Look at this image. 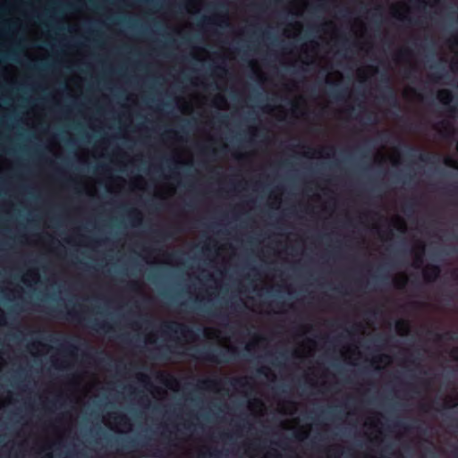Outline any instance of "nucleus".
Wrapping results in <instances>:
<instances>
[{
  "mask_svg": "<svg viewBox=\"0 0 458 458\" xmlns=\"http://www.w3.org/2000/svg\"><path fill=\"white\" fill-rule=\"evenodd\" d=\"M320 30L323 32L324 35L328 36L331 38H335L338 32L337 26L334 21H325L321 25Z\"/></svg>",
  "mask_w": 458,
  "mask_h": 458,
  "instance_id": "nucleus-56",
  "label": "nucleus"
},
{
  "mask_svg": "<svg viewBox=\"0 0 458 458\" xmlns=\"http://www.w3.org/2000/svg\"><path fill=\"white\" fill-rule=\"evenodd\" d=\"M411 323L409 320L399 318L394 323V330L399 336H407L411 333Z\"/></svg>",
  "mask_w": 458,
  "mask_h": 458,
  "instance_id": "nucleus-49",
  "label": "nucleus"
},
{
  "mask_svg": "<svg viewBox=\"0 0 458 458\" xmlns=\"http://www.w3.org/2000/svg\"><path fill=\"white\" fill-rule=\"evenodd\" d=\"M373 161L377 165H382L388 161L392 165L397 166L401 164L402 154L396 147L386 148L385 146H381L373 154Z\"/></svg>",
  "mask_w": 458,
  "mask_h": 458,
  "instance_id": "nucleus-8",
  "label": "nucleus"
},
{
  "mask_svg": "<svg viewBox=\"0 0 458 458\" xmlns=\"http://www.w3.org/2000/svg\"><path fill=\"white\" fill-rule=\"evenodd\" d=\"M211 106L220 111H228L230 104L223 93H216L211 98Z\"/></svg>",
  "mask_w": 458,
  "mask_h": 458,
  "instance_id": "nucleus-46",
  "label": "nucleus"
},
{
  "mask_svg": "<svg viewBox=\"0 0 458 458\" xmlns=\"http://www.w3.org/2000/svg\"><path fill=\"white\" fill-rule=\"evenodd\" d=\"M284 189L276 187L267 195V205L271 209L279 210L283 203Z\"/></svg>",
  "mask_w": 458,
  "mask_h": 458,
  "instance_id": "nucleus-27",
  "label": "nucleus"
},
{
  "mask_svg": "<svg viewBox=\"0 0 458 458\" xmlns=\"http://www.w3.org/2000/svg\"><path fill=\"white\" fill-rule=\"evenodd\" d=\"M426 245L422 241L415 242L411 249L412 255L411 267L415 269L422 267L425 257Z\"/></svg>",
  "mask_w": 458,
  "mask_h": 458,
  "instance_id": "nucleus-21",
  "label": "nucleus"
},
{
  "mask_svg": "<svg viewBox=\"0 0 458 458\" xmlns=\"http://www.w3.org/2000/svg\"><path fill=\"white\" fill-rule=\"evenodd\" d=\"M126 216L131 222L132 226H140L144 220V215L138 208H131L126 212Z\"/></svg>",
  "mask_w": 458,
  "mask_h": 458,
  "instance_id": "nucleus-47",
  "label": "nucleus"
},
{
  "mask_svg": "<svg viewBox=\"0 0 458 458\" xmlns=\"http://www.w3.org/2000/svg\"><path fill=\"white\" fill-rule=\"evenodd\" d=\"M378 73V67L373 64H365L360 66L355 71V78L360 82H366L369 79Z\"/></svg>",
  "mask_w": 458,
  "mask_h": 458,
  "instance_id": "nucleus-26",
  "label": "nucleus"
},
{
  "mask_svg": "<svg viewBox=\"0 0 458 458\" xmlns=\"http://www.w3.org/2000/svg\"><path fill=\"white\" fill-rule=\"evenodd\" d=\"M207 96L200 93H193L189 98L177 97L175 105L182 114L189 115L193 112L194 107H201L206 104Z\"/></svg>",
  "mask_w": 458,
  "mask_h": 458,
  "instance_id": "nucleus-7",
  "label": "nucleus"
},
{
  "mask_svg": "<svg viewBox=\"0 0 458 458\" xmlns=\"http://www.w3.org/2000/svg\"><path fill=\"white\" fill-rule=\"evenodd\" d=\"M402 98L407 102H422L423 95L411 86H405L402 89Z\"/></svg>",
  "mask_w": 458,
  "mask_h": 458,
  "instance_id": "nucleus-41",
  "label": "nucleus"
},
{
  "mask_svg": "<svg viewBox=\"0 0 458 458\" xmlns=\"http://www.w3.org/2000/svg\"><path fill=\"white\" fill-rule=\"evenodd\" d=\"M339 353L346 363L352 365H355L356 361L360 360L362 357V352L356 344L343 345L339 350Z\"/></svg>",
  "mask_w": 458,
  "mask_h": 458,
  "instance_id": "nucleus-16",
  "label": "nucleus"
},
{
  "mask_svg": "<svg viewBox=\"0 0 458 458\" xmlns=\"http://www.w3.org/2000/svg\"><path fill=\"white\" fill-rule=\"evenodd\" d=\"M102 422L111 431L118 434H128L133 429L130 417L120 411H107L102 416Z\"/></svg>",
  "mask_w": 458,
  "mask_h": 458,
  "instance_id": "nucleus-3",
  "label": "nucleus"
},
{
  "mask_svg": "<svg viewBox=\"0 0 458 458\" xmlns=\"http://www.w3.org/2000/svg\"><path fill=\"white\" fill-rule=\"evenodd\" d=\"M216 342L219 346L227 350L231 353H235L237 352V348L232 344L230 336L223 335L221 334Z\"/></svg>",
  "mask_w": 458,
  "mask_h": 458,
  "instance_id": "nucleus-60",
  "label": "nucleus"
},
{
  "mask_svg": "<svg viewBox=\"0 0 458 458\" xmlns=\"http://www.w3.org/2000/svg\"><path fill=\"white\" fill-rule=\"evenodd\" d=\"M318 350V343L314 338L306 337L296 344L292 355L296 359L313 357Z\"/></svg>",
  "mask_w": 458,
  "mask_h": 458,
  "instance_id": "nucleus-11",
  "label": "nucleus"
},
{
  "mask_svg": "<svg viewBox=\"0 0 458 458\" xmlns=\"http://www.w3.org/2000/svg\"><path fill=\"white\" fill-rule=\"evenodd\" d=\"M48 56V51L45 47H32L30 46V62L36 58L45 59Z\"/></svg>",
  "mask_w": 458,
  "mask_h": 458,
  "instance_id": "nucleus-63",
  "label": "nucleus"
},
{
  "mask_svg": "<svg viewBox=\"0 0 458 458\" xmlns=\"http://www.w3.org/2000/svg\"><path fill=\"white\" fill-rule=\"evenodd\" d=\"M383 413L377 411H369L365 418L363 426L368 429V438L371 443L380 444L383 441Z\"/></svg>",
  "mask_w": 458,
  "mask_h": 458,
  "instance_id": "nucleus-4",
  "label": "nucleus"
},
{
  "mask_svg": "<svg viewBox=\"0 0 458 458\" xmlns=\"http://www.w3.org/2000/svg\"><path fill=\"white\" fill-rule=\"evenodd\" d=\"M433 129L443 137H452L455 133L454 126L449 120H442L433 125Z\"/></svg>",
  "mask_w": 458,
  "mask_h": 458,
  "instance_id": "nucleus-33",
  "label": "nucleus"
},
{
  "mask_svg": "<svg viewBox=\"0 0 458 458\" xmlns=\"http://www.w3.org/2000/svg\"><path fill=\"white\" fill-rule=\"evenodd\" d=\"M70 179L73 183L77 184L87 196L96 197L98 195L97 179L91 176H81L79 179L71 177Z\"/></svg>",
  "mask_w": 458,
  "mask_h": 458,
  "instance_id": "nucleus-15",
  "label": "nucleus"
},
{
  "mask_svg": "<svg viewBox=\"0 0 458 458\" xmlns=\"http://www.w3.org/2000/svg\"><path fill=\"white\" fill-rule=\"evenodd\" d=\"M190 55L198 62H206L211 59L210 52L207 48L199 46H193L191 48Z\"/></svg>",
  "mask_w": 458,
  "mask_h": 458,
  "instance_id": "nucleus-43",
  "label": "nucleus"
},
{
  "mask_svg": "<svg viewBox=\"0 0 458 458\" xmlns=\"http://www.w3.org/2000/svg\"><path fill=\"white\" fill-rule=\"evenodd\" d=\"M409 276L404 271L396 272L392 276V284L396 290L404 289L409 284Z\"/></svg>",
  "mask_w": 458,
  "mask_h": 458,
  "instance_id": "nucleus-45",
  "label": "nucleus"
},
{
  "mask_svg": "<svg viewBox=\"0 0 458 458\" xmlns=\"http://www.w3.org/2000/svg\"><path fill=\"white\" fill-rule=\"evenodd\" d=\"M303 31V24L300 21L289 22L283 29V35L287 38H296Z\"/></svg>",
  "mask_w": 458,
  "mask_h": 458,
  "instance_id": "nucleus-34",
  "label": "nucleus"
},
{
  "mask_svg": "<svg viewBox=\"0 0 458 458\" xmlns=\"http://www.w3.org/2000/svg\"><path fill=\"white\" fill-rule=\"evenodd\" d=\"M173 326H176L177 328L174 329V333H179L181 337L188 344H193L198 341V335L196 333L191 329L188 326L182 323L171 322L165 325L168 329L173 330Z\"/></svg>",
  "mask_w": 458,
  "mask_h": 458,
  "instance_id": "nucleus-20",
  "label": "nucleus"
},
{
  "mask_svg": "<svg viewBox=\"0 0 458 458\" xmlns=\"http://www.w3.org/2000/svg\"><path fill=\"white\" fill-rule=\"evenodd\" d=\"M301 151L298 153L310 159L331 158L335 155V149L331 146H318L311 148L310 146H301Z\"/></svg>",
  "mask_w": 458,
  "mask_h": 458,
  "instance_id": "nucleus-12",
  "label": "nucleus"
},
{
  "mask_svg": "<svg viewBox=\"0 0 458 458\" xmlns=\"http://www.w3.org/2000/svg\"><path fill=\"white\" fill-rule=\"evenodd\" d=\"M369 363L375 370H381L393 363V357L386 353L376 354L371 357Z\"/></svg>",
  "mask_w": 458,
  "mask_h": 458,
  "instance_id": "nucleus-31",
  "label": "nucleus"
},
{
  "mask_svg": "<svg viewBox=\"0 0 458 458\" xmlns=\"http://www.w3.org/2000/svg\"><path fill=\"white\" fill-rule=\"evenodd\" d=\"M155 377L167 389L173 392H179L181 390V382L169 371L157 370Z\"/></svg>",
  "mask_w": 458,
  "mask_h": 458,
  "instance_id": "nucleus-17",
  "label": "nucleus"
},
{
  "mask_svg": "<svg viewBox=\"0 0 458 458\" xmlns=\"http://www.w3.org/2000/svg\"><path fill=\"white\" fill-rule=\"evenodd\" d=\"M129 185L131 191H144L147 188V180L141 174H136L130 178Z\"/></svg>",
  "mask_w": 458,
  "mask_h": 458,
  "instance_id": "nucleus-52",
  "label": "nucleus"
},
{
  "mask_svg": "<svg viewBox=\"0 0 458 458\" xmlns=\"http://www.w3.org/2000/svg\"><path fill=\"white\" fill-rule=\"evenodd\" d=\"M248 66L259 83H265L268 81L267 73L264 72L261 64L257 59H250L248 62Z\"/></svg>",
  "mask_w": 458,
  "mask_h": 458,
  "instance_id": "nucleus-35",
  "label": "nucleus"
},
{
  "mask_svg": "<svg viewBox=\"0 0 458 458\" xmlns=\"http://www.w3.org/2000/svg\"><path fill=\"white\" fill-rule=\"evenodd\" d=\"M445 45L452 53L458 54V32L450 35L445 39Z\"/></svg>",
  "mask_w": 458,
  "mask_h": 458,
  "instance_id": "nucleus-64",
  "label": "nucleus"
},
{
  "mask_svg": "<svg viewBox=\"0 0 458 458\" xmlns=\"http://www.w3.org/2000/svg\"><path fill=\"white\" fill-rule=\"evenodd\" d=\"M267 339L258 334L253 335L245 344V350L249 352L255 351L259 345L263 344Z\"/></svg>",
  "mask_w": 458,
  "mask_h": 458,
  "instance_id": "nucleus-53",
  "label": "nucleus"
},
{
  "mask_svg": "<svg viewBox=\"0 0 458 458\" xmlns=\"http://www.w3.org/2000/svg\"><path fill=\"white\" fill-rule=\"evenodd\" d=\"M177 186L171 182H164L155 185L154 196L160 199H166L175 195Z\"/></svg>",
  "mask_w": 458,
  "mask_h": 458,
  "instance_id": "nucleus-22",
  "label": "nucleus"
},
{
  "mask_svg": "<svg viewBox=\"0 0 458 458\" xmlns=\"http://www.w3.org/2000/svg\"><path fill=\"white\" fill-rule=\"evenodd\" d=\"M51 365L58 370H64L70 367L71 363L66 359H61L56 354H52L50 356Z\"/></svg>",
  "mask_w": 458,
  "mask_h": 458,
  "instance_id": "nucleus-59",
  "label": "nucleus"
},
{
  "mask_svg": "<svg viewBox=\"0 0 458 458\" xmlns=\"http://www.w3.org/2000/svg\"><path fill=\"white\" fill-rule=\"evenodd\" d=\"M413 57L412 50L408 47H403L394 53L393 61L398 64H404L411 65Z\"/></svg>",
  "mask_w": 458,
  "mask_h": 458,
  "instance_id": "nucleus-30",
  "label": "nucleus"
},
{
  "mask_svg": "<svg viewBox=\"0 0 458 458\" xmlns=\"http://www.w3.org/2000/svg\"><path fill=\"white\" fill-rule=\"evenodd\" d=\"M309 6L308 0H292L287 5L286 9L289 13L295 16H301Z\"/></svg>",
  "mask_w": 458,
  "mask_h": 458,
  "instance_id": "nucleus-38",
  "label": "nucleus"
},
{
  "mask_svg": "<svg viewBox=\"0 0 458 458\" xmlns=\"http://www.w3.org/2000/svg\"><path fill=\"white\" fill-rule=\"evenodd\" d=\"M204 0H186L184 8L190 14L199 13L204 7Z\"/></svg>",
  "mask_w": 458,
  "mask_h": 458,
  "instance_id": "nucleus-51",
  "label": "nucleus"
},
{
  "mask_svg": "<svg viewBox=\"0 0 458 458\" xmlns=\"http://www.w3.org/2000/svg\"><path fill=\"white\" fill-rule=\"evenodd\" d=\"M46 150L56 158L64 154V148L56 134H51L45 141Z\"/></svg>",
  "mask_w": 458,
  "mask_h": 458,
  "instance_id": "nucleus-25",
  "label": "nucleus"
},
{
  "mask_svg": "<svg viewBox=\"0 0 458 458\" xmlns=\"http://www.w3.org/2000/svg\"><path fill=\"white\" fill-rule=\"evenodd\" d=\"M174 161L180 165H190L193 163L194 156L187 147H176L172 149Z\"/></svg>",
  "mask_w": 458,
  "mask_h": 458,
  "instance_id": "nucleus-19",
  "label": "nucleus"
},
{
  "mask_svg": "<svg viewBox=\"0 0 458 458\" xmlns=\"http://www.w3.org/2000/svg\"><path fill=\"white\" fill-rule=\"evenodd\" d=\"M229 15L226 13H215L207 18V22L212 25L223 26L229 25Z\"/></svg>",
  "mask_w": 458,
  "mask_h": 458,
  "instance_id": "nucleus-54",
  "label": "nucleus"
},
{
  "mask_svg": "<svg viewBox=\"0 0 458 458\" xmlns=\"http://www.w3.org/2000/svg\"><path fill=\"white\" fill-rule=\"evenodd\" d=\"M126 183V179L121 175H110L105 180L106 190L112 194L121 192L125 188Z\"/></svg>",
  "mask_w": 458,
  "mask_h": 458,
  "instance_id": "nucleus-23",
  "label": "nucleus"
},
{
  "mask_svg": "<svg viewBox=\"0 0 458 458\" xmlns=\"http://www.w3.org/2000/svg\"><path fill=\"white\" fill-rule=\"evenodd\" d=\"M198 387L199 389L219 393L222 390V381L216 378H203L199 380Z\"/></svg>",
  "mask_w": 458,
  "mask_h": 458,
  "instance_id": "nucleus-39",
  "label": "nucleus"
},
{
  "mask_svg": "<svg viewBox=\"0 0 458 458\" xmlns=\"http://www.w3.org/2000/svg\"><path fill=\"white\" fill-rule=\"evenodd\" d=\"M69 385L78 387L75 393L72 394V400L76 403H81L82 400L88 397L99 385V380L95 374L88 371L73 374L69 381Z\"/></svg>",
  "mask_w": 458,
  "mask_h": 458,
  "instance_id": "nucleus-2",
  "label": "nucleus"
},
{
  "mask_svg": "<svg viewBox=\"0 0 458 458\" xmlns=\"http://www.w3.org/2000/svg\"><path fill=\"white\" fill-rule=\"evenodd\" d=\"M217 287H199L195 293L196 300L199 301H212L216 296Z\"/></svg>",
  "mask_w": 458,
  "mask_h": 458,
  "instance_id": "nucleus-42",
  "label": "nucleus"
},
{
  "mask_svg": "<svg viewBox=\"0 0 458 458\" xmlns=\"http://www.w3.org/2000/svg\"><path fill=\"white\" fill-rule=\"evenodd\" d=\"M324 452L327 458H341L344 454V447L341 444H331L326 446Z\"/></svg>",
  "mask_w": 458,
  "mask_h": 458,
  "instance_id": "nucleus-50",
  "label": "nucleus"
},
{
  "mask_svg": "<svg viewBox=\"0 0 458 458\" xmlns=\"http://www.w3.org/2000/svg\"><path fill=\"white\" fill-rule=\"evenodd\" d=\"M128 289L140 296H145L148 292V286L142 279H132L127 284Z\"/></svg>",
  "mask_w": 458,
  "mask_h": 458,
  "instance_id": "nucleus-44",
  "label": "nucleus"
},
{
  "mask_svg": "<svg viewBox=\"0 0 458 458\" xmlns=\"http://www.w3.org/2000/svg\"><path fill=\"white\" fill-rule=\"evenodd\" d=\"M107 145L108 140L106 139H102L94 145L91 150L87 148H80L75 151L74 156L80 163L87 164L89 161L90 157H102L104 155V151L107 148Z\"/></svg>",
  "mask_w": 458,
  "mask_h": 458,
  "instance_id": "nucleus-9",
  "label": "nucleus"
},
{
  "mask_svg": "<svg viewBox=\"0 0 458 458\" xmlns=\"http://www.w3.org/2000/svg\"><path fill=\"white\" fill-rule=\"evenodd\" d=\"M72 423V417L70 412L65 411L57 415L47 425L48 436L45 441V449H52L55 445L62 443L70 431Z\"/></svg>",
  "mask_w": 458,
  "mask_h": 458,
  "instance_id": "nucleus-1",
  "label": "nucleus"
},
{
  "mask_svg": "<svg viewBox=\"0 0 458 458\" xmlns=\"http://www.w3.org/2000/svg\"><path fill=\"white\" fill-rule=\"evenodd\" d=\"M299 405L293 400H281L277 403L276 411L280 414L293 415L298 411Z\"/></svg>",
  "mask_w": 458,
  "mask_h": 458,
  "instance_id": "nucleus-37",
  "label": "nucleus"
},
{
  "mask_svg": "<svg viewBox=\"0 0 458 458\" xmlns=\"http://www.w3.org/2000/svg\"><path fill=\"white\" fill-rule=\"evenodd\" d=\"M389 225L396 231L405 233L408 230L406 220L400 215L394 214L389 218Z\"/></svg>",
  "mask_w": 458,
  "mask_h": 458,
  "instance_id": "nucleus-48",
  "label": "nucleus"
},
{
  "mask_svg": "<svg viewBox=\"0 0 458 458\" xmlns=\"http://www.w3.org/2000/svg\"><path fill=\"white\" fill-rule=\"evenodd\" d=\"M344 81V74L338 70L329 71L325 77V82L328 85H338Z\"/></svg>",
  "mask_w": 458,
  "mask_h": 458,
  "instance_id": "nucleus-55",
  "label": "nucleus"
},
{
  "mask_svg": "<svg viewBox=\"0 0 458 458\" xmlns=\"http://www.w3.org/2000/svg\"><path fill=\"white\" fill-rule=\"evenodd\" d=\"M262 112L274 117L277 121H284L288 114L287 109L283 105H265L262 106Z\"/></svg>",
  "mask_w": 458,
  "mask_h": 458,
  "instance_id": "nucleus-28",
  "label": "nucleus"
},
{
  "mask_svg": "<svg viewBox=\"0 0 458 458\" xmlns=\"http://www.w3.org/2000/svg\"><path fill=\"white\" fill-rule=\"evenodd\" d=\"M423 280L426 283H433L437 281L441 274V269L437 265L427 264L421 267Z\"/></svg>",
  "mask_w": 458,
  "mask_h": 458,
  "instance_id": "nucleus-32",
  "label": "nucleus"
},
{
  "mask_svg": "<svg viewBox=\"0 0 458 458\" xmlns=\"http://www.w3.org/2000/svg\"><path fill=\"white\" fill-rule=\"evenodd\" d=\"M351 30L356 38H363L367 34L368 27L361 18L356 17L351 22Z\"/></svg>",
  "mask_w": 458,
  "mask_h": 458,
  "instance_id": "nucleus-40",
  "label": "nucleus"
},
{
  "mask_svg": "<svg viewBox=\"0 0 458 458\" xmlns=\"http://www.w3.org/2000/svg\"><path fill=\"white\" fill-rule=\"evenodd\" d=\"M332 375L329 369L321 365L313 366L308 369L305 379L310 386H325L327 379Z\"/></svg>",
  "mask_w": 458,
  "mask_h": 458,
  "instance_id": "nucleus-10",
  "label": "nucleus"
},
{
  "mask_svg": "<svg viewBox=\"0 0 458 458\" xmlns=\"http://www.w3.org/2000/svg\"><path fill=\"white\" fill-rule=\"evenodd\" d=\"M84 78L78 72H72L65 79V89L70 97L78 98L81 95Z\"/></svg>",
  "mask_w": 458,
  "mask_h": 458,
  "instance_id": "nucleus-14",
  "label": "nucleus"
},
{
  "mask_svg": "<svg viewBox=\"0 0 458 458\" xmlns=\"http://www.w3.org/2000/svg\"><path fill=\"white\" fill-rule=\"evenodd\" d=\"M307 101L302 95L294 97L291 101V111L293 115L298 117L303 115L306 113Z\"/></svg>",
  "mask_w": 458,
  "mask_h": 458,
  "instance_id": "nucleus-36",
  "label": "nucleus"
},
{
  "mask_svg": "<svg viewBox=\"0 0 458 458\" xmlns=\"http://www.w3.org/2000/svg\"><path fill=\"white\" fill-rule=\"evenodd\" d=\"M411 13V8L407 2L398 1L389 5L390 15L399 21L409 19Z\"/></svg>",
  "mask_w": 458,
  "mask_h": 458,
  "instance_id": "nucleus-18",
  "label": "nucleus"
},
{
  "mask_svg": "<svg viewBox=\"0 0 458 458\" xmlns=\"http://www.w3.org/2000/svg\"><path fill=\"white\" fill-rule=\"evenodd\" d=\"M214 247L216 249V257L221 259V262L224 265L228 264L231 259L235 255V249L232 243L225 242L218 244L216 242Z\"/></svg>",
  "mask_w": 458,
  "mask_h": 458,
  "instance_id": "nucleus-24",
  "label": "nucleus"
},
{
  "mask_svg": "<svg viewBox=\"0 0 458 458\" xmlns=\"http://www.w3.org/2000/svg\"><path fill=\"white\" fill-rule=\"evenodd\" d=\"M141 257L148 265H174V255L167 250H158L156 251L149 248H144Z\"/></svg>",
  "mask_w": 458,
  "mask_h": 458,
  "instance_id": "nucleus-6",
  "label": "nucleus"
},
{
  "mask_svg": "<svg viewBox=\"0 0 458 458\" xmlns=\"http://www.w3.org/2000/svg\"><path fill=\"white\" fill-rule=\"evenodd\" d=\"M148 390L152 397L157 401L165 400L167 397V391L161 386L151 385Z\"/></svg>",
  "mask_w": 458,
  "mask_h": 458,
  "instance_id": "nucleus-62",
  "label": "nucleus"
},
{
  "mask_svg": "<svg viewBox=\"0 0 458 458\" xmlns=\"http://www.w3.org/2000/svg\"><path fill=\"white\" fill-rule=\"evenodd\" d=\"M300 422L299 417H293L281 420L279 427L284 430H293L294 437L302 442L310 437L312 425L310 423L301 424Z\"/></svg>",
  "mask_w": 458,
  "mask_h": 458,
  "instance_id": "nucleus-5",
  "label": "nucleus"
},
{
  "mask_svg": "<svg viewBox=\"0 0 458 458\" xmlns=\"http://www.w3.org/2000/svg\"><path fill=\"white\" fill-rule=\"evenodd\" d=\"M458 406V392L453 391L445 394L443 398V407L452 409Z\"/></svg>",
  "mask_w": 458,
  "mask_h": 458,
  "instance_id": "nucleus-57",
  "label": "nucleus"
},
{
  "mask_svg": "<svg viewBox=\"0 0 458 458\" xmlns=\"http://www.w3.org/2000/svg\"><path fill=\"white\" fill-rule=\"evenodd\" d=\"M371 227L377 232L378 237L381 241L389 242L393 240L394 233L391 230L381 229L378 223H373Z\"/></svg>",
  "mask_w": 458,
  "mask_h": 458,
  "instance_id": "nucleus-61",
  "label": "nucleus"
},
{
  "mask_svg": "<svg viewBox=\"0 0 458 458\" xmlns=\"http://www.w3.org/2000/svg\"><path fill=\"white\" fill-rule=\"evenodd\" d=\"M437 99L445 106H448L454 99L453 93L450 89H441L437 91Z\"/></svg>",
  "mask_w": 458,
  "mask_h": 458,
  "instance_id": "nucleus-58",
  "label": "nucleus"
},
{
  "mask_svg": "<svg viewBox=\"0 0 458 458\" xmlns=\"http://www.w3.org/2000/svg\"><path fill=\"white\" fill-rule=\"evenodd\" d=\"M247 409L255 417H263L267 414L266 403L259 398H251L247 402Z\"/></svg>",
  "mask_w": 458,
  "mask_h": 458,
  "instance_id": "nucleus-29",
  "label": "nucleus"
},
{
  "mask_svg": "<svg viewBox=\"0 0 458 458\" xmlns=\"http://www.w3.org/2000/svg\"><path fill=\"white\" fill-rule=\"evenodd\" d=\"M319 44L316 40H310L301 45L300 52L301 62L305 64H312L318 59Z\"/></svg>",
  "mask_w": 458,
  "mask_h": 458,
  "instance_id": "nucleus-13",
  "label": "nucleus"
}]
</instances>
